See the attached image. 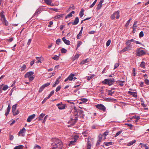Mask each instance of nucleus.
I'll use <instances>...</instances> for the list:
<instances>
[{"mask_svg":"<svg viewBox=\"0 0 149 149\" xmlns=\"http://www.w3.org/2000/svg\"><path fill=\"white\" fill-rule=\"evenodd\" d=\"M128 93L129 94H130L131 95H132L134 97L136 98L137 97V94L136 92H131L130 91H129L128 92Z\"/></svg>","mask_w":149,"mask_h":149,"instance_id":"obj_15","label":"nucleus"},{"mask_svg":"<svg viewBox=\"0 0 149 149\" xmlns=\"http://www.w3.org/2000/svg\"><path fill=\"white\" fill-rule=\"evenodd\" d=\"M40 147L38 145H36L34 147V149H40Z\"/></svg>","mask_w":149,"mask_h":149,"instance_id":"obj_59","label":"nucleus"},{"mask_svg":"<svg viewBox=\"0 0 149 149\" xmlns=\"http://www.w3.org/2000/svg\"><path fill=\"white\" fill-rule=\"evenodd\" d=\"M136 142V141L135 140H134L132 141H131L130 142L127 144V145L128 146H130L133 144L134 143Z\"/></svg>","mask_w":149,"mask_h":149,"instance_id":"obj_25","label":"nucleus"},{"mask_svg":"<svg viewBox=\"0 0 149 149\" xmlns=\"http://www.w3.org/2000/svg\"><path fill=\"white\" fill-rule=\"evenodd\" d=\"M145 82L147 85L149 84V81L147 79H145Z\"/></svg>","mask_w":149,"mask_h":149,"instance_id":"obj_64","label":"nucleus"},{"mask_svg":"<svg viewBox=\"0 0 149 149\" xmlns=\"http://www.w3.org/2000/svg\"><path fill=\"white\" fill-rule=\"evenodd\" d=\"M96 107L99 109L105 111L106 109V108L102 104H98L95 105Z\"/></svg>","mask_w":149,"mask_h":149,"instance_id":"obj_7","label":"nucleus"},{"mask_svg":"<svg viewBox=\"0 0 149 149\" xmlns=\"http://www.w3.org/2000/svg\"><path fill=\"white\" fill-rule=\"evenodd\" d=\"M24 146L22 145H19L15 147L14 149H22Z\"/></svg>","mask_w":149,"mask_h":149,"instance_id":"obj_35","label":"nucleus"},{"mask_svg":"<svg viewBox=\"0 0 149 149\" xmlns=\"http://www.w3.org/2000/svg\"><path fill=\"white\" fill-rule=\"evenodd\" d=\"M50 84V83H47L46 84H44L42 86L45 87L48 86Z\"/></svg>","mask_w":149,"mask_h":149,"instance_id":"obj_52","label":"nucleus"},{"mask_svg":"<svg viewBox=\"0 0 149 149\" xmlns=\"http://www.w3.org/2000/svg\"><path fill=\"white\" fill-rule=\"evenodd\" d=\"M92 141V140H91V141L88 140V141L87 143V149H91Z\"/></svg>","mask_w":149,"mask_h":149,"instance_id":"obj_12","label":"nucleus"},{"mask_svg":"<svg viewBox=\"0 0 149 149\" xmlns=\"http://www.w3.org/2000/svg\"><path fill=\"white\" fill-rule=\"evenodd\" d=\"M79 56V55L78 54H77L75 55V56L74 57V60H75L78 58Z\"/></svg>","mask_w":149,"mask_h":149,"instance_id":"obj_58","label":"nucleus"},{"mask_svg":"<svg viewBox=\"0 0 149 149\" xmlns=\"http://www.w3.org/2000/svg\"><path fill=\"white\" fill-rule=\"evenodd\" d=\"M45 113H41L39 116L38 117V119L39 120H42V118L45 116Z\"/></svg>","mask_w":149,"mask_h":149,"instance_id":"obj_32","label":"nucleus"},{"mask_svg":"<svg viewBox=\"0 0 149 149\" xmlns=\"http://www.w3.org/2000/svg\"><path fill=\"white\" fill-rule=\"evenodd\" d=\"M129 47L127 46V47H125L122 50L120 51V52H124L128 50L129 49Z\"/></svg>","mask_w":149,"mask_h":149,"instance_id":"obj_31","label":"nucleus"},{"mask_svg":"<svg viewBox=\"0 0 149 149\" xmlns=\"http://www.w3.org/2000/svg\"><path fill=\"white\" fill-rule=\"evenodd\" d=\"M34 72L33 71H30L27 72L24 75L25 78H29L30 81H32L34 79L35 76L33 75Z\"/></svg>","mask_w":149,"mask_h":149,"instance_id":"obj_3","label":"nucleus"},{"mask_svg":"<svg viewBox=\"0 0 149 149\" xmlns=\"http://www.w3.org/2000/svg\"><path fill=\"white\" fill-rule=\"evenodd\" d=\"M10 104H9L8 106L7 109V111L5 113V115L6 116H7L8 115L9 113V112L10 111Z\"/></svg>","mask_w":149,"mask_h":149,"instance_id":"obj_18","label":"nucleus"},{"mask_svg":"<svg viewBox=\"0 0 149 149\" xmlns=\"http://www.w3.org/2000/svg\"><path fill=\"white\" fill-rule=\"evenodd\" d=\"M53 22L52 21H50L49 22V24L48 25V26L49 27H51V26L53 24Z\"/></svg>","mask_w":149,"mask_h":149,"instance_id":"obj_62","label":"nucleus"},{"mask_svg":"<svg viewBox=\"0 0 149 149\" xmlns=\"http://www.w3.org/2000/svg\"><path fill=\"white\" fill-rule=\"evenodd\" d=\"M74 109L75 111V113H77V112L79 113V116L80 117L83 118L84 116V112L81 110L80 109H78L77 110L76 109V107H74Z\"/></svg>","mask_w":149,"mask_h":149,"instance_id":"obj_8","label":"nucleus"},{"mask_svg":"<svg viewBox=\"0 0 149 149\" xmlns=\"http://www.w3.org/2000/svg\"><path fill=\"white\" fill-rule=\"evenodd\" d=\"M132 20V18H130V19L127 21V23H126V24H125V26L126 27H127L129 25V24H130V21H131V20Z\"/></svg>","mask_w":149,"mask_h":149,"instance_id":"obj_46","label":"nucleus"},{"mask_svg":"<svg viewBox=\"0 0 149 149\" xmlns=\"http://www.w3.org/2000/svg\"><path fill=\"white\" fill-rule=\"evenodd\" d=\"M61 88V87L60 86H58L56 88V92H57L58 91H59L60 89Z\"/></svg>","mask_w":149,"mask_h":149,"instance_id":"obj_55","label":"nucleus"},{"mask_svg":"<svg viewBox=\"0 0 149 149\" xmlns=\"http://www.w3.org/2000/svg\"><path fill=\"white\" fill-rule=\"evenodd\" d=\"M82 42L81 41H78L77 42V48L76 49L77 50L78 48L82 44Z\"/></svg>","mask_w":149,"mask_h":149,"instance_id":"obj_41","label":"nucleus"},{"mask_svg":"<svg viewBox=\"0 0 149 149\" xmlns=\"http://www.w3.org/2000/svg\"><path fill=\"white\" fill-rule=\"evenodd\" d=\"M26 130L24 128H23L18 133V135L19 136H23L24 135V133L26 132Z\"/></svg>","mask_w":149,"mask_h":149,"instance_id":"obj_10","label":"nucleus"},{"mask_svg":"<svg viewBox=\"0 0 149 149\" xmlns=\"http://www.w3.org/2000/svg\"><path fill=\"white\" fill-rule=\"evenodd\" d=\"M2 21V22L3 24H4L5 25L7 26L8 25V22L7 21L6 19H5V20H3Z\"/></svg>","mask_w":149,"mask_h":149,"instance_id":"obj_39","label":"nucleus"},{"mask_svg":"<svg viewBox=\"0 0 149 149\" xmlns=\"http://www.w3.org/2000/svg\"><path fill=\"white\" fill-rule=\"evenodd\" d=\"M108 95L111 96L114 93V91H113L112 90H108Z\"/></svg>","mask_w":149,"mask_h":149,"instance_id":"obj_33","label":"nucleus"},{"mask_svg":"<svg viewBox=\"0 0 149 149\" xmlns=\"http://www.w3.org/2000/svg\"><path fill=\"white\" fill-rule=\"evenodd\" d=\"M53 142L52 144V149H61L63 147L62 141L57 138L52 139Z\"/></svg>","mask_w":149,"mask_h":149,"instance_id":"obj_1","label":"nucleus"},{"mask_svg":"<svg viewBox=\"0 0 149 149\" xmlns=\"http://www.w3.org/2000/svg\"><path fill=\"white\" fill-rule=\"evenodd\" d=\"M75 12L74 11H72L70 13L68 14L65 17V19H67L68 18H69L72 16V14H74Z\"/></svg>","mask_w":149,"mask_h":149,"instance_id":"obj_22","label":"nucleus"},{"mask_svg":"<svg viewBox=\"0 0 149 149\" xmlns=\"http://www.w3.org/2000/svg\"><path fill=\"white\" fill-rule=\"evenodd\" d=\"M54 90L51 91L50 94L47 97V98L49 99L50 97L54 94Z\"/></svg>","mask_w":149,"mask_h":149,"instance_id":"obj_37","label":"nucleus"},{"mask_svg":"<svg viewBox=\"0 0 149 149\" xmlns=\"http://www.w3.org/2000/svg\"><path fill=\"white\" fill-rule=\"evenodd\" d=\"M131 42L130 40H128L126 42V44L127 45H130Z\"/></svg>","mask_w":149,"mask_h":149,"instance_id":"obj_63","label":"nucleus"},{"mask_svg":"<svg viewBox=\"0 0 149 149\" xmlns=\"http://www.w3.org/2000/svg\"><path fill=\"white\" fill-rule=\"evenodd\" d=\"M61 42V39H57L56 41V43L58 45L59 44V43Z\"/></svg>","mask_w":149,"mask_h":149,"instance_id":"obj_60","label":"nucleus"},{"mask_svg":"<svg viewBox=\"0 0 149 149\" xmlns=\"http://www.w3.org/2000/svg\"><path fill=\"white\" fill-rule=\"evenodd\" d=\"M109 131L108 130L106 131V132H104L103 134V135L104 136H106L108 135L109 134Z\"/></svg>","mask_w":149,"mask_h":149,"instance_id":"obj_61","label":"nucleus"},{"mask_svg":"<svg viewBox=\"0 0 149 149\" xmlns=\"http://www.w3.org/2000/svg\"><path fill=\"white\" fill-rule=\"evenodd\" d=\"M82 134L84 137H86L88 134V132L87 131H85L82 133Z\"/></svg>","mask_w":149,"mask_h":149,"instance_id":"obj_42","label":"nucleus"},{"mask_svg":"<svg viewBox=\"0 0 149 149\" xmlns=\"http://www.w3.org/2000/svg\"><path fill=\"white\" fill-rule=\"evenodd\" d=\"M122 132V131H119L118 132L116 133V135L115 136V137H116L117 136H118Z\"/></svg>","mask_w":149,"mask_h":149,"instance_id":"obj_54","label":"nucleus"},{"mask_svg":"<svg viewBox=\"0 0 149 149\" xmlns=\"http://www.w3.org/2000/svg\"><path fill=\"white\" fill-rule=\"evenodd\" d=\"M74 76V74L71 73L69 76L68 77L69 80L71 81L73 79V77Z\"/></svg>","mask_w":149,"mask_h":149,"instance_id":"obj_20","label":"nucleus"},{"mask_svg":"<svg viewBox=\"0 0 149 149\" xmlns=\"http://www.w3.org/2000/svg\"><path fill=\"white\" fill-rule=\"evenodd\" d=\"M137 23V21L134 22L133 26L132 27V28H136L137 27L136 24Z\"/></svg>","mask_w":149,"mask_h":149,"instance_id":"obj_47","label":"nucleus"},{"mask_svg":"<svg viewBox=\"0 0 149 149\" xmlns=\"http://www.w3.org/2000/svg\"><path fill=\"white\" fill-rule=\"evenodd\" d=\"M113 143L112 142H104V144L106 146H108L112 145Z\"/></svg>","mask_w":149,"mask_h":149,"instance_id":"obj_34","label":"nucleus"},{"mask_svg":"<svg viewBox=\"0 0 149 149\" xmlns=\"http://www.w3.org/2000/svg\"><path fill=\"white\" fill-rule=\"evenodd\" d=\"M136 54L139 56L143 55L146 54L145 52L143 50L140 48L137 49L136 50Z\"/></svg>","mask_w":149,"mask_h":149,"instance_id":"obj_6","label":"nucleus"},{"mask_svg":"<svg viewBox=\"0 0 149 149\" xmlns=\"http://www.w3.org/2000/svg\"><path fill=\"white\" fill-rule=\"evenodd\" d=\"M45 3L48 5H51L52 0H44Z\"/></svg>","mask_w":149,"mask_h":149,"instance_id":"obj_24","label":"nucleus"},{"mask_svg":"<svg viewBox=\"0 0 149 149\" xmlns=\"http://www.w3.org/2000/svg\"><path fill=\"white\" fill-rule=\"evenodd\" d=\"M17 104L14 105L12 107V112H13L15 111L16 109V107Z\"/></svg>","mask_w":149,"mask_h":149,"instance_id":"obj_30","label":"nucleus"},{"mask_svg":"<svg viewBox=\"0 0 149 149\" xmlns=\"http://www.w3.org/2000/svg\"><path fill=\"white\" fill-rule=\"evenodd\" d=\"M8 88V86L7 85H4V84H2L0 85V93L2 92V89L3 91L6 90Z\"/></svg>","mask_w":149,"mask_h":149,"instance_id":"obj_9","label":"nucleus"},{"mask_svg":"<svg viewBox=\"0 0 149 149\" xmlns=\"http://www.w3.org/2000/svg\"><path fill=\"white\" fill-rule=\"evenodd\" d=\"M144 34L143 32L141 31L139 34V37L140 38H141L143 36Z\"/></svg>","mask_w":149,"mask_h":149,"instance_id":"obj_48","label":"nucleus"},{"mask_svg":"<svg viewBox=\"0 0 149 149\" xmlns=\"http://www.w3.org/2000/svg\"><path fill=\"white\" fill-rule=\"evenodd\" d=\"M3 12L2 11L1 12L0 15H1V21H2L3 20H5L6 18L5 17V15L3 14Z\"/></svg>","mask_w":149,"mask_h":149,"instance_id":"obj_21","label":"nucleus"},{"mask_svg":"<svg viewBox=\"0 0 149 149\" xmlns=\"http://www.w3.org/2000/svg\"><path fill=\"white\" fill-rule=\"evenodd\" d=\"M82 32L81 31H80L79 33V34L77 35V38L78 39H79L80 38V36H81Z\"/></svg>","mask_w":149,"mask_h":149,"instance_id":"obj_49","label":"nucleus"},{"mask_svg":"<svg viewBox=\"0 0 149 149\" xmlns=\"http://www.w3.org/2000/svg\"><path fill=\"white\" fill-rule=\"evenodd\" d=\"M103 2V1L102 0L100 1L98 5L97 6L96 8V9L97 10H99L101 8V7L102 6V3Z\"/></svg>","mask_w":149,"mask_h":149,"instance_id":"obj_16","label":"nucleus"},{"mask_svg":"<svg viewBox=\"0 0 149 149\" xmlns=\"http://www.w3.org/2000/svg\"><path fill=\"white\" fill-rule=\"evenodd\" d=\"M125 82L124 81H116V83L120 85L123 86V83Z\"/></svg>","mask_w":149,"mask_h":149,"instance_id":"obj_29","label":"nucleus"},{"mask_svg":"<svg viewBox=\"0 0 149 149\" xmlns=\"http://www.w3.org/2000/svg\"><path fill=\"white\" fill-rule=\"evenodd\" d=\"M35 116L36 115L35 114H33L32 115L29 116L27 119V121L28 122H30L31 121V120L35 117Z\"/></svg>","mask_w":149,"mask_h":149,"instance_id":"obj_11","label":"nucleus"},{"mask_svg":"<svg viewBox=\"0 0 149 149\" xmlns=\"http://www.w3.org/2000/svg\"><path fill=\"white\" fill-rule=\"evenodd\" d=\"M79 116L78 114V113H74L73 116H72L70 118V123L73 125L75 124L78 120V118Z\"/></svg>","mask_w":149,"mask_h":149,"instance_id":"obj_2","label":"nucleus"},{"mask_svg":"<svg viewBox=\"0 0 149 149\" xmlns=\"http://www.w3.org/2000/svg\"><path fill=\"white\" fill-rule=\"evenodd\" d=\"M41 10L40 9H38L36 10L33 15L37 17L38 15L41 13Z\"/></svg>","mask_w":149,"mask_h":149,"instance_id":"obj_19","label":"nucleus"},{"mask_svg":"<svg viewBox=\"0 0 149 149\" xmlns=\"http://www.w3.org/2000/svg\"><path fill=\"white\" fill-rule=\"evenodd\" d=\"M79 19L78 17H76L75 18L74 21L72 23V24L73 25H75L77 24L79 22Z\"/></svg>","mask_w":149,"mask_h":149,"instance_id":"obj_13","label":"nucleus"},{"mask_svg":"<svg viewBox=\"0 0 149 149\" xmlns=\"http://www.w3.org/2000/svg\"><path fill=\"white\" fill-rule=\"evenodd\" d=\"M111 41L110 40H109L106 43V46L107 47L109 46L111 43Z\"/></svg>","mask_w":149,"mask_h":149,"instance_id":"obj_51","label":"nucleus"},{"mask_svg":"<svg viewBox=\"0 0 149 149\" xmlns=\"http://www.w3.org/2000/svg\"><path fill=\"white\" fill-rule=\"evenodd\" d=\"M74 5L72 4H71L69 8L67 10V12H69L70 11L71 9L74 10Z\"/></svg>","mask_w":149,"mask_h":149,"instance_id":"obj_23","label":"nucleus"},{"mask_svg":"<svg viewBox=\"0 0 149 149\" xmlns=\"http://www.w3.org/2000/svg\"><path fill=\"white\" fill-rule=\"evenodd\" d=\"M67 50L63 48H62L61 49V52L63 53H65L67 52Z\"/></svg>","mask_w":149,"mask_h":149,"instance_id":"obj_45","label":"nucleus"},{"mask_svg":"<svg viewBox=\"0 0 149 149\" xmlns=\"http://www.w3.org/2000/svg\"><path fill=\"white\" fill-rule=\"evenodd\" d=\"M57 106L58 107V108L60 109H63L65 108V107L62 104H58Z\"/></svg>","mask_w":149,"mask_h":149,"instance_id":"obj_17","label":"nucleus"},{"mask_svg":"<svg viewBox=\"0 0 149 149\" xmlns=\"http://www.w3.org/2000/svg\"><path fill=\"white\" fill-rule=\"evenodd\" d=\"M88 59L86 58L85 60H83L80 63V64H84L86 63H88Z\"/></svg>","mask_w":149,"mask_h":149,"instance_id":"obj_26","label":"nucleus"},{"mask_svg":"<svg viewBox=\"0 0 149 149\" xmlns=\"http://www.w3.org/2000/svg\"><path fill=\"white\" fill-rule=\"evenodd\" d=\"M119 65V64L118 63H116L114 65V68L113 69H115L118 67Z\"/></svg>","mask_w":149,"mask_h":149,"instance_id":"obj_57","label":"nucleus"},{"mask_svg":"<svg viewBox=\"0 0 149 149\" xmlns=\"http://www.w3.org/2000/svg\"><path fill=\"white\" fill-rule=\"evenodd\" d=\"M84 10L83 9H81V11L79 14V15L81 17H82L84 15Z\"/></svg>","mask_w":149,"mask_h":149,"instance_id":"obj_28","label":"nucleus"},{"mask_svg":"<svg viewBox=\"0 0 149 149\" xmlns=\"http://www.w3.org/2000/svg\"><path fill=\"white\" fill-rule=\"evenodd\" d=\"M114 82H115L114 79L113 78L109 79H105L104 81H102V82L103 84H107L109 86L112 85Z\"/></svg>","mask_w":149,"mask_h":149,"instance_id":"obj_4","label":"nucleus"},{"mask_svg":"<svg viewBox=\"0 0 149 149\" xmlns=\"http://www.w3.org/2000/svg\"><path fill=\"white\" fill-rule=\"evenodd\" d=\"M13 115L16 116L19 113V111L18 110H17L16 111H15L13 112H12Z\"/></svg>","mask_w":149,"mask_h":149,"instance_id":"obj_44","label":"nucleus"},{"mask_svg":"<svg viewBox=\"0 0 149 149\" xmlns=\"http://www.w3.org/2000/svg\"><path fill=\"white\" fill-rule=\"evenodd\" d=\"M119 12L120 11L119 10L115 12L114 13L111 15V18L112 19H113L116 18V19H118L120 17L119 15Z\"/></svg>","mask_w":149,"mask_h":149,"instance_id":"obj_5","label":"nucleus"},{"mask_svg":"<svg viewBox=\"0 0 149 149\" xmlns=\"http://www.w3.org/2000/svg\"><path fill=\"white\" fill-rule=\"evenodd\" d=\"M45 88L42 85L40 88L39 92L40 93Z\"/></svg>","mask_w":149,"mask_h":149,"instance_id":"obj_50","label":"nucleus"},{"mask_svg":"<svg viewBox=\"0 0 149 149\" xmlns=\"http://www.w3.org/2000/svg\"><path fill=\"white\" fill-rule=\"evenodd\" d=\"M41 58H42V56H41L40 57H36V58L37 60V61L36 63H41Z\"/></svg>","mask_w":149,"mask_h":149,"instance_id":"obj_27","label":"nucleus"},{"mask_svg":"<svg viewBox=\"0 0 149 149\" xmlns=\"http://www.w3.org/2000/svg\"><path fill=\"white\" fill-rule=\"evenodd\" d=\"M145 63L143 61H142L141 62V63L140 64V66L142 68H145Z\"/></svg>","mask_w":149,"mask_h":149,"instance_id":"obj_38","label":"nucleus"},{"mask_svg":"<svg viewBox=\"0 0 149 149\" xmlns=\"http://www.w3.org/2000/svg\"><path fill=\"white\" fill-rule=\"evenodd\" d=\"M52 58L55 60L57 61L59 60V56H57L56 55L54 56V57H52Z\"/></svg>","mask_w":149,"mask_h":149,"instance_id":"obj_36","label":"nucleus"},{"mask_svg":"<svg viewBox=\"0 0 149 149\" xmlns=\"http://www.w3.org/2000/svg\"><path fill=\"white\" fill-rule=\"evenodd\" d=\"M125 125H127V126L130 128H132V126H133V125H132L131 124H130V123H125Z\"/></svg>","mask_w":149,"mask_h":149,"instance_id":"obj_56","label":"nucleus"},{"mask_svg":"<svg viewBox=\"0 0 149 149\" xmlns=\"http://www.w3.org/2000/svg\"><path fill=\"white\" fill-rule=\"evenodd\" d=\"M26 65L25 64H24L23 65V66L21 68V70L22 71H24L25 70L26 68Z\"/></svg>","mask_w":149,"mask_h":149,"instance_id":"obj_40","label":"nucleus"},{"mask_svg":"<svg viewBox=\"0 0 149 149\" xmlns=\"http://www.w3.org/2000/svg\"><path fill=\"white\" fill-rule=\"evenodd\" d=\"M94 76V75H93L92 76L88 77L87 80L88 81L90 80L91 79H92V78H93Z\"/></svg>","mask_w":149,"mask_h":149,"instance_id":"obj_53","label":"nucleus"},{"mask_svg":"<svg viewBox=\"0 0 149 149\" xmlns=\"http://www.w3.org/2000/svg\"><path fill=\"white\" fill-rule=\"evenodd\" d=\"M62 40L64 41L66 45H70V41L66 39L65 37H64L63 38Z\"/></svg>","mask_w":149,"mask_h":149,"instance_id":"obj_14","label":"nucleus"},{"mask_svg":"<svg viewBox=\"0 0 149 149\" xmlns=\"http://www.w3.org/2000/svg\"><path fill=\"white\" fill-rule=\"evenodd\" d=\"M103 137V135L102 134H100L99 135L98 138H99V140H100V141H101Z\"/></svg>","mask_w":149,"mask_h":149,"instance_id":"obj_43","label":"nucleus"}]
</instances>
